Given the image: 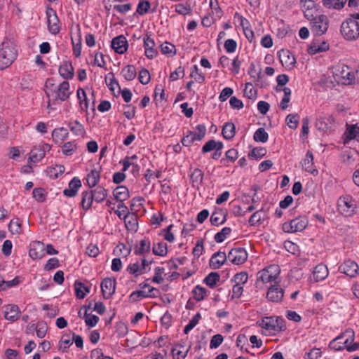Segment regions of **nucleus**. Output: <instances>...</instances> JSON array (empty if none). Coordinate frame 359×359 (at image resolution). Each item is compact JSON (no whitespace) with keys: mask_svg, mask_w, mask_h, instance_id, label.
I'll list each match as a JSON object with an SVG mask.
<instances>
[{"mask_svg":"<svg viewBox=\"0 0 359 359\" xmlns=\"http://www.w3.org/2000/svg\"><path fill=\"white\" fill-rule=\"evenodd\" d=\"M309 220L306 216H299L283 224L282 229L285 233H292L302 231L308 226Z\"/></svg>","mask_w":359,"mask_h":359,"instance_id":"obj_9","label":"nucleus"},{"mask_svg":"<svg viewBox=\"0 0 359 359\" xmlns=\"http://www.w3.org/2000/svg\"><path fill=\"white\" fill-rule=\"evenodd\" d=\"M222 133L226 140L232 139L236 134V127L232 122L226 123L222 128Z\"/></svg>","mask_w":359,"mask_h":359,"instance_id":"obj_36","label":"nucleus"},{"mask_svg":"<svg viewBox=\"0 0 359 359\" xmlns=\"http://www.w3.org/2000/svg\"><path fill=\"white\" fill-rule=\"evenodd\" d=\"M69 127L70 130L76 135H82L85 133L83 126L78 121L69 122Z\"/></svg>","mask_w":359,"mask_h":359,"instance_id":"obj_49","label":"nucleus"},{"mask_svg":"<svg viewBox=\"0 0 359 359\" xmlns=\"http://www.w3.org/2000/svg\"><path fill=\"white\" fill-rule=\"evenodd\" d=\"M151 249V242L149 239H143L141 240L135 246V255H142L146 252H149Z\"/></svg>","mask_w":359,"mask_h":359,"instance_id":"obj_37","label":"nucleus"},{"mask_svg":"<svg viewBox=\"0 0 359 359\" xmlns=\"http://www.w3.org/2000/svg\"><path fill=\"white\" fill-rule=\"evenodd\" d=\"M317 128L322 131H327L332 129L334 126V118L330 114L321 116L316 121Z\"/></svg>","mask_w":359,"mask_h":359,"instance_id":"obj_16","label":"nucleus"},{"mask_svg":"<svg viewBox=\"0 0 359 359\" xmlns=\"http://www.w3.org/2000/svg\"><path fill=\"white\" fill-rule=\"evenodd\" d=\"M83 318L85 319L86 325L90 327H95L99 321V317L91 313H88L87 309L86 310Z\"/></svg>","mask_w":359,"mask_h":359,"instance_id":"obj_55","label":"nucleus"},{"mask_svg":"<svg viewBox=\"0 0 359 359\" xmlns=\"http://www.w3.org/2000/svg\"><path fill=\"white\" fill-rule=\"evenodd\" d=\"M226 259H228V257L224 252H217L211 257L210 266L213 269H217L225 263Z\"/></svg>","mask_w":359,"mask_h":359,"instance_id":"obj_22","label":"nucleus"},{"mask_svg":"<svg viewBox=\"0 0 359 359\" xmlns=\"http://www.w3.org/2000/svg\"><path fill=\"white\" fill-rule=\"evenodd\" d=\"M347 0H323L324 7L328 9L341 10Z\"/></svg>","mask_w":359,"mask_h":359,"instance_id":"obj_35","label":"nucleus"},{"mask_svg":"<svg viewBox=\"0 0 359 359\" xmlns=\"http://www.w3.org/2000/svg\"><path fill=\"white\" fill-rule=\"evenodd\" d=\"M354 156H355L354 151L350 150L344 151L341 154V161L347 165H353L355 163Z\"/></svg>","mask_w":359,"mask_h":359,"instance_id":"obj_45","label":"nucleus"},{"mask_svg":"<svg viewBox=\"0 0 359 359\" xmlns=\"http://www.w3.org/2000/svg\"><path fill=\"white\" fill-rule=\"evenodd\" d=\"M81 187V182L78 177H74L69 183L68 188L63 191L64 195L68 197H74Z\"/></svg>","mask_w":359,"mask_h":359,"instance_id":"obj_25","label":"nucleus"},{"mask_svg":"<svg viewBox=\"0 0 359 359\" xmlns=\"http://www.w3.org/2000/svg\"><path fill=\"white\" fill-rule=\"evenodd\" d=\"M124 79L127 81H133L137 75L136 69L133 65H127L121 70Z\"/></svg>","mask_w":359,"mask_h":359,"instance_id":"obj_43","label":"nucleus"},{"mask_svg":"<svg viewBox=\"0 0 359 359\" xmlns=\"http://www.w3.org/2000/svg\"><path fill=\"white\" fill-rule=\"evenodd\" d=\"M4 318L9 321L17 320L20 314L19 307L15 304H8L4 307Z\"/></svg>","mask_w":359,"mask_h":359,"instance_id":"obj_19","label":"nucleus"},{"mask_svg":"<svg viewBox=\"0 0 359 359\" xmlns=\"http://www.w3.org/2000/svg\"><path fill=\"white\" fill-rule=\"evenodd\" d=\"M93 201V196L90 190L82 193L81 205L83 210H89L92 206Z\"/></svg>","mask_w":359,"mask_h":359,"instance_id":"obj_39","label":"nucleus"},{"mask_svg":"<svg viewBox=\"0 0 359 359\" xmlns=\"http://www.w3.org/2000/svg\"><path fill=\"white\" fill-rule=\"evenodd\" d=\"M191 77L194 78L196 81L199 83H203L205 81V76L198 72V68L197 65H194L192 67V70L190 74Z\"/></svg>","mask_w":359,"mask_h":359,"instance_id":"obj_63","label":"nucleus"},{"mask_svg":"<svg viewBox=\"0 0 359 359\" xmlns=\"http://www.w3.org/2000/svg\"><path fill=\"white\" fill-rule=\"evenodd\" d=\"M190 348L191 346L185 348L184 346L182 344H176L171 350L173 359H184Z\"/></svg>","mask_w":359,"mask_h":359,"instance_id":"obj_29","label":"nucleus"},{"mask_svg":"<svg viewBox=\"0 0 359 359\" xmlns=\"http://www.w3.org/2000/svg\"><path fill=\"white\" fill-rule=\"evenodd\" d=\"M48 19V28L52 34H57L60 31V20L56 12L53 8H48L46 11Z\"/></svg>","mask_w":359,"mask_h":359,"instance_id":"obj_12","label":"nucleus"},{"mask_svg":"<svg viewBox=\"0 0 359 359\" xmlns=\"http://www.w3.org/2000/svg\"><path fill=\"white\" fill-rule=\"evenodd\" d=\"M116 289V280L107 278L101 283L102 293L104 299H109L114 294Z\"/></svg>","mask_w":359,"mask_h":359,"instance_id":"obj_14","label":"nucleus"},{"mask_svg":"<svg viewBox=\"0 0 359 359\" xmlns=\"http://www.w3.org/2000/svg\"><path fill=\"white\" fill-rule=\"evenodd\" d=\"M152 251L153 253L156 255L164 257L168 253L167 244L163 242H160L158 243L157 244H154Z\"/></svg>","mask_w":359,"mask_h":359,"instance_id":"obj_47","label":"nucleus"},{"mask_svg":"<svg viewBox=\"0 0 359 359\" xmlns=\"http://www.w3.org/2000/svg\"><path fill=\"white\" fill-rule=\"evenodd\" d=\"M304 16L310 20V28L313 35L321 36L327 32L329 27V19L327 15L322 14L313 17V13L305 11Z\"/></svg>","mask_w":359,"mask_h":359,"instance_id":"obj_4","label":"nucleus"},{"mask_svg":"<svg viewBox=\"0 0 359 359\" xmlns=\"http://www.w3.org/2000/svg\"><path fill=\"white\" fill-rule=\"evenodd\" d=\"M329 49V45L323 41L322 43L313 42L308 49L309 53L311 55L316 54L318 53L326 51Z\"/></svg>","mask_w":359,"mask_h":359,"instance_id":"obj_38","label":"nucleus"},{"mask_svg":"<svg viewBox=\"0 0 359 359\" xmlns=\"http://www.w3.org/2000/svg\"><path fill=\"white\" fill-rule=\"evenodd\" d=\"M280 61L283 67L292 69L294 67L296 60L294 56L287 50H281L278 52Z\"/></svg>","mask_w":359,"mask_h":359,"instance_id":"obj_17","label":"nucleus"},{"mask_svg":"<svg viewBox=\"0 0 359 359\" xmlns=\"http://www.w3.org/2000/svg\"><path fill=\"white\" fill-rule=\"evenodd\" d=\"M150 7H151V4L149 1L140 0L136 11L139 15H143L146 14L147 13H148Z\"/></svg>","mask_w":359,"mask_h":359,"instance_id":"obj_57","label":"nucleus"},{"mask_svg":"<svg viewBox=\"0 0 359 359\" xmlns=\"http://www.w3.org/2000/svg\"><path fill=\"white\" fill-rule=\"evenodd\" d=\"M226 221V215L222 210L214 212L210 217V222L212 225L218 226L224 223Z\"/></svg>","mask_w":359,"mask_h":359,"instance_id":"obj_40","label":"nucleus"},{"mask_svg":"<svg viewBox=\"0 0 359 359\" xmlns=\"http://www.w3.org/2000/svg\"><path fill=\"white\" fill-rule=\"evenodd\" d=\"M126 228L133 231H136L138 228L137 217L134 213L127 212L123 217Z\"/></svg>","mask_w":359,"mask_h":359,"instance_id":"obj_28","label":"nucleus"},{"mask_svg":"<svg viewBox=\"0 0 359 359\" xmlns=\"http://www.w3.org/2000/svg\"><path fill=\"white\" fill-rule=\"evenodd\" d=\"M219 275L216 272H211L203 280V283L210 287L213 288L219 280Z\"/></svg>","mask_w":359,"mask_h":359,"instance_id":"obj_51","label":"nucleus"},{"mask_svg":"<svg viewBox=\"0 0 359 359\" xmlns=\"http://www.w3.org/2000/svg\"><path fill=\"white\" fill-rule=\"evenodd\" d=\"M257 324L269 334H275L284 329L283 320L280 317H264L257 321Z\"/></svg>","mask_w":359,"mask_h":359,"instance_id":"obj_6","label":"nucleus"},{"mask_svg":"<svg viewBox=\"0 0 359 359\" xmlns=\"http://www.w3.org/2000/svg\"><path fill=\"white\" fill-rule=\"evenodd\" d=\"M262 215H263V211L262 210L254 212L251 215V217L249 219L250 224L251 226H255V225L261 224V222H262L261 221L262 219Z\"/></svg>","mask_w":359,"mask_h":359,"instance_id":"obj_64","label":"nucleus"},{"mask_svg":"<svg viewBox=\"0 0 359 359\" xmlns=\"http://www.w3.org/2000/svg\"><path fill=\"white\" fill-rule=\"evenodd\" d=\"M227 257L232 264L239 265L246 262L248 253L245 248H235L230 250Z\"/></svg>","mask_w":359,"mask_h":359,"instance_id":"obj_11","label":"nucleus"},{"mask_svg":"<svg viewBox=\"0 0 359 359\" xmlns=\"http://www.w3.org/2000/svg\"><path fill=\"white\" fill-rule=\"evenodd\" d=\"M358 133L359 127H358L356 125H348L344 135L346 140H351L355 139Z\"/></svg>","mask_w":359,"mask_h":359,"instance_id":"obj_50","label":"nucleus"},{"mask_svg":"<svg viewBox=\"0 0 359 359\" xmlns=\"http://www.w3.org/2000/svg\"><path fill=\"white\" fill-rule=\"evenodd\" d=\"M161 50L163 54L174 55L176 53L175 46L168 42H164L161 45Z\"/></svg>","mask_w":359,"mask_h":359,"instance_id":"obj_60","label":"nucleus"},{"mask_svg":"<svg viewBox=\"0 0 359 359\" xmlns=\"http://www.w3.org/2000/svg\"><path fill=\"white\" fill-rule=\"evenodd\" d=\"M50 81L46 82V94L48 98L47 108L49 109H53V105L56 104L57 101L65 102L69 99L72 94L70 90L69 83L67 81H64L59 85L54 86V84L50 83V86H48Z\"/></svg>","mask_w":359,"mask_h":359,"instance_id":"obj_1","label":"nucleus"},{"mask_svg":"<svg viewBox=\"0 0 359 359\" xmlns=\"http://www.w3.org/2000/svg\"><path fill=\"white\" fill-rule=\"evenodd\" d=\"M68 131L65 128H55L52 133L53 138L55 142H61L68 137Z\"/></svg>","mask_w":359,"mask_h":359,"instance_id":"obj_41","label":"nucleus"},{"mask_svg":"<svg viewBox=\"0 0 359 359\" xmlns=\"http://www.w3.org/2000/svg\"><path fill=\"white\" fill-rule=\"evenodd\" d=\"M76 295L79 299H83L86 294L89 292V289L83 283L76 281L74 283Z\"/></svg>","mask_w":359,"mask_h":359,"instance_id":"obj_48","label":"nucleus"},{"mask_svg":"<svg viewBox=\"0 0 359 359\" xmlns=\"http://www.w3.org/2000/svg\"><path fill=\"white\" fill-rule=\"evenodd\" d=\"M111 48L118 54L124 53L128 48V42L126 37L121 35L113 39Z\"/></svg>","mask_w":359,"mask_h":359,"instance_id":"obj_20","label":"nucleus"},{"mask_svg":"<svg viewBox=\"0 0 359 359\" xmlns=\"http://www.w3.org/2000/svg\"><path fill=\"white\" fill-rule=\"evenodd\" d=\"M341 33L346 40H355L359 37V23L354 19H347L341 25Z\"/></svg>","mask_w":359,"mask_h":359,"instance_id":"obj_8","label":"nucleus"},{"mask_svg":"<svg viewBox=\"0 0 359 359\" xmlns=\"http://www.w3.org/2000/svg\"><path fill=\"white\" fill-rule=\"evenodd\" d=\"M100 178V172L96 169H93L87 175V184L90 188H93L97 185Z\"/></svg>","mask_w":359,"mask_h":359,"instance_id":"obj_42","label":"nucleus"},{"mask_svg":"<svg viewBox=\"0 0 359 359\" xmlns=\"http://www.w3.org/2000/svg\"><path fill=\"white\" fill-rule=\"evenodd\" d=\"M339 271L350 278H355L359 273V266L355 262L347 259L339 266Z\"/></svg>","mask_w":359,"mask_h":359,"instance_id":"obj_13","label":"nucleus"},{"mask_svg":"<svg viewBox=\"0 0 359 359\" xmlns=\"http://www.w3.org/2000/svg\"><path fill=\"white\" fill-rule=\"evenodd\" d=\"M231 233V229L230 227H224L215 235L214 239L218 243H222Z\"/></svg>","mask_w":359,"mask_h":359,"instance_id":"obj_54","label":"nucleus"},{"mask_svg":"<svg viewBox=\"0 0 359 359\" xmlns=\"http://www.w3.org/2000/svg\"><path fill=\"white\" fill-rule=\"evenodd\" d=\"M244 95L250 100H255L257 98V90L252 83H247L245 84Z\"/></svg>","mask_w":359,"mask_h":359,"instance_id":"obj_58","label":"nucleus"},{"mask_svg":"<svg viewBox=\"0 0 359 359\" xmlns=\"http://www.w3.org/2000/svg\"><path fill=\"white\" fill-rule=\"evenodd\" d=\"M255 141L262 143L266 142L269 139V135L263 128H258L254 133Z\"/></svg>","mask_w":359,"mask_h":359,"instance_id":"obj_53","label":"nucleus"},{"mask_svg":"<svg viewBox=\"0 0 359 359\" xmlns=\"http://www.w3.org/2000/svg\"><path fill=\"white\" fill-rule=\"evenodd\" d=\"M45 245L42 242L34 241L30 245L29 255L32 259H39L45 256Z\"/></svg>","mask_w":359,"mask_h":359,"instance_id":"obj_15","label":"nucleus"},{"mask_svg":"<svg viewBox=\"0 0 359 359\" xmlns=\"http://www.w3.org/2000/svg\"><path fill=\"white\" fill-rule=\"evenodd\" d=\"M90 191L96 203H102L107 196V190L101 186H98L94 189H90Z\"/></svg>","mask_w":359,"mask_h":359,"instance_id":"obj_32","label":"nucleus"},{"mask_svg":"<svg viewBox=\"0 0 359 359\" xmlns=\"http://www.w3.org/2000/svg\"><path fill=\"white\" fill-rule=\"evenodd\" d=\"M299 116L297 114H290L287 116L285 121L291 129H296L299 124Z\"/></svg>","mask_w":359,"mask_h":359,"instance_id":"obj_56","label":"nucleus"},{"mask_svg":"<svg viewBox=\"0 0 359 359\" xmlns=\"http://www.w3.org/2000/svg\"><path fill=\"white\" fill-rule=\"evenodd\" d=\"M144 46L145 56L149 59H153L157 56L158 51L154 48L155 42L150 36H147L144 38Z\"/></svg>","mask_w":359,"mask_h":359,"instance_id":"obj_23","label":"nucleus"},{"mask_svg":"<svg viewBox=\"0 0 359 359\" xmlns=\"http://www.w3.org/2000/svg\"><path fill=\"white\" fill-rule=\"evenodd\" d=\"M210 6L212 10V18L215 20L219 19L222 15V11L219 6L217 0H210Z\"/></svg>","mask_w":359,"mask_h":359,"instance_id":"obj_46","label":"nucleus"},{"mask_svg":"<svg viewBox=\"0 0 359 359\" xmlns=\"http://www.w3.org/2000/svg\"><path fill=\"white\" fill-rule=\"evenodd\" d=\"M203 172L199 168H195L191 175L190 180L194 188L199 189L203 181Z\"/></svg>","mask_w":359,"mask_h":359,"instance_id":"obj_27","label":"nucleus"},{"mask_svg":"<svg viewBox=\"0 0 359 359\" xmlns=\"http://www.w3.org/2000/svg\"><path fill=\"white\" fill-rule=\"evenodd\" d=\"M224 145L220 141L210 140L208 141L202 147V153L205 154L213 150H222Z\"/></svg>","mask_w":359,"mask_h":359,"instance_id":"obj_33","label":"nucleus"},{"mask_svg":"<svg viewBox=\"0 0 359 359\" xmlns=\"http://www.w3.org/2000/svg\"><path fill=\"white\" fill-rule=\"evenodd\" d=\"M327 267L324 264L317 265L313 271V278L316 281H320L325 279L328 276Z\"/></svg>","mask_w":359,"mask_h":359,"instance_id":"obj_31","label":"nucleus"},{"mask_svg":"<svg viewBox=\"0 0 359 359\" xmlns=\"http://www.w3.org/2000/svg\"><path fill=\"white\" fill-rule=\"evenodd\" d=\"M60 75L65 79H72L74 76V69L70 61H64L59 67Z\"/></svg>","mask_w":359,"mask_h":359,"instance_id":"obj_21","label":"nucleus"},{"mask_svg":"<svg viewBox=\"0 0 359 359\" xmlns=\"http://www.w3.org/2000/svg\"><path fill=\"white\" fill-rule=\"evenodd\" d=\"M280 269L278 265L271 264L262 270L259 271L257 274L256 285L258 286L260 283H269L271 282H277L279 277Z\"/></svg>","mask_w":359,"mask_h":359,"instance_id":"obj_5","label":"nucleus"},{"mask_svg":"<svg viewBox=\"0 0 359 359\" xmlns=\"http://www.w3.org/2000/svg\"><path fill=\"white\" fill-rule=\"evenodd\" d=\"M192 294L196 301L201 302L206 296V290L201 285H196L192 290Z\"/></svg>","mask_w":359,"mask_h":359,"instance_id":"obj_52","label":"nucleus"},{"mask_svg":"<svg viewBox=\"0 0 359 359\" xmlns=\"http://www.w3.org/2000/svg\"><path fill=\"white\" fill-rule=\"evenodd\" d=\"M266 154V149L264 147H257L254 148L248 156L251 158L259 159L264 156Z\"/></svg>","mask_w":359,"mask_h":359,"instance_id":"obj_61","label":"nucleus"},{"mask_svg":"<svg viewBox=\"0 0 359 359\" xmlns=\"http://www.w3.org/2000/svg\"><path fill=\"white\" fill-rule=\"evenodd\" d=\"M113 195L114 198L120 203H123V201H126L130 196L129 191L125 186L117 187L114 190Z\"/></svg>","mask_w":359,"mask_h":359,"instance_id":"obj_30","label":"nucleus"},{"mask_svg":"<svg viewBox=\"0 0 359 359\" xmlns=\"http://www.w3.org/2000/svg\"><path fill=\"white\" fill-rule=\"evenodd\" d=\"M334 75L338 82L344 85L351 84L355 80V72L344 64L339 65L334 68Z\"/></svg>","mask_w":359,"mask_h":359,"instance_id":"obj_7","label":"nucleus"},{"mask_svg":"<svg viewBox=\"0 0 359 359\" xmlns=\"http://www.w3.org/2000/svg\"><path fill=\"white\" fill-rule=\"evenodd\" d=\"M355 201L350 196L340 197L338 201V210L345 217L351 216L355 211Z\"/></svg>","mask_w":359,"mask_h":359,"instance_id":"obj_10","label":"nucleus"},{"mask_svg":"<svg viewBox=\"0 0 359 359\" xmlns=\"http://www.w3.org/2000/svg\"><path fill=\"white\" fill-rule=\"evenodd\" d=\"M354 339V331L352 329H348L332 340L329 347L335 351L346 349L348 352H353L359 348V343H353Z\"/></svg>","mask_w":359,"mask_h":359,"instance_id":"obj_2","label":"nucleus"},{"mask_svg":"<svg viewBox=\"0 0 359 359\" xmlns=\"http://www.w3.org/2000/svg\"><path fill=\"white\" fill-rule=\"evenodd\" d=\"M201 318L200 313H197L185 326L184 329V334H187L199 322Z\"/></svg>","mask_w":359,"mask_h":359,"instance_id":"obj_59","label":"nucleus"},{"mask_svg":"<svg viewBox=\"0 0 359 359\" xmlns=\"http://www.w3.org/2000/svg\"><path fill=\"white\" fill-rule=\"evenodd\" d=\"M17 50L14 42L5 40L0 45V69L8 67L17 57Z\"/></svg>","mask_w":359,"mask_h":359,"instance_id":"obj_3","label":"nucleus"},{"mask_svg":"<svg viewBox=\"0 0 359 359\" xmlns=\"http://www.w3.org/2000/svg\"><path fill=\"white\" fill-rule=\"evenodd\" d=\"M158 294V290L155 287H151L149 289L148 292L144 290H137L134 291L130 294V298L133 299V301H137L141 298H153L157 297Z\"/></svg>","mask_w":359,"mask_h":359,"instance_id":"obj_24","label":"nucleus"},{"mask_svg":"<svg viewBox=\"0 0 359 359\" xmlns=\"http://www.w3.org/2000/svg\"><path fill=\"white\" fill-rule=\"evenodd\" d=\"M76 94L81 111L88 112V101L85 90L83 88H79Z\"/></svg>","mask_w":359,"mask_h":359,"instance_id":"obj_34","label":"nucleus"},{"mask_svg":"<svg viewBox=\"0 0 359 359\" xmlns=\"http://www.w3.org/2000/svg\"><path fill=\"white\" fill-rule=\"evenodd\" d=\"M225 156L226 158H223L220 161L221 163L224 165L226 164V160L233 162L238 158V151L235 149H230L226 152Z\"/></svg>","mask_w":359,"mask_h":359,"instance_id":"obj_62","label":"nucleus"},{"mask_svg":"<svg viewBox=\"0 0 359 359\" xmlns=\"http://www.w3.org/2000/svg\"><path fill=\"white\" fill-rule=\"evenodd\" d=\"M284 295V290L278 285H271L266 293V298L273 302H280Z\"/></svg>","mask_w":359,"mask_h":359,"instance_id":"obj_18","label":"nucleus"},{"mask_svg":"<svg viewBox=\"0 0 359 359\" xmlns=\"http://www.w3.org/2000/svg\"><path fill=\"white\" fill-rule=\"evenodd\" d=\"M8 229L12 234H20L22 233V223L19 218H15L10 221Z\"/></svg>","mask_w":359,"mask_h":359,"instance_id":"obj_44","label":"nucleus"},{"mask_svg":"<svg viewBox=\"0 0 359 359\" xmlns=\"http://www.w3.org/2000/svg\"><path fill=\"white\" fill-rule=\"evenodd\" d=\"M302 168L306 172H311L313 175H317L318 170L313 168V155L311 151H308L304 160L302 162Z\"/></svg>","mask_w":359,"mask_h":359,"instance_id":"obj_26","label":"nucleus"}]
</instances>
